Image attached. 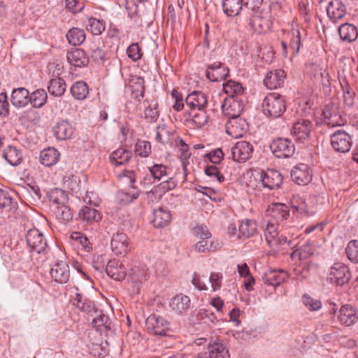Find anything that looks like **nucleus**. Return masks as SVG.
I'll use <instances>...</instances> for the list:
<instances>
[{
    "mask_svg": "<svg viewBox=\"0 0 358 358\" xmlns=\"http://www.w3.org/2000/svg\"><path fill=\"white\" fill-rule=\"evenodd\" d=\"M127 54L134 62L139 60L143 56L142 50L138 43L131 44L127 49Z\"/></svg>",
    "mask_w": 358,
    "mask_h": 358,
    "instance_id": "nucleus-62",
    "label": "nucleus"
},
{
    "mask_svg": "<svg viewBox=\"0 0 358 358\" xmlns=\"http://www.w3.org/2000/svg\"><path fill=\"white\" fill-rule=\"evenodd\" d=\"M197 111L194 113L189 111V113L192 117V122L194 126L196 128H201L207 123L208 116L206 110Z\"/></svg>",
    "mask_w": 358,
    "mask_h": 358,
    "instance_id": "nucleus-56",
    "label": "nucleus"
},
{
    "mask_svg": "<svg viewBox=\"0 0 358 358\" xmlns=\"http://www.w3.org/2000/svg\"><path fill=\"white\" fill-rule=\"evenodd\" d=\"M351 278V273L346 265L343 263H335L330 269L329 280L331 283L343 285Z\"/></svg>",
    "mask_w": 358,
    "mask_h": 358,
    "instance_id": "nucleus-8",
    "label": "nucleus"
},
{
    "mask_svg": "<svg viewBox=\"0 0 358 358\" xmlns=\"http://www.w3.org/2000/svg\"><path fill=\"white\" fill-rule=\"evenodd\" d=\"M315 247L310 241H306L299 248L295 250L291 253L290 257L292 260L306 259L313 255L315 252Z\"/></svg>",
    "mask_w": 358,
    "mask_h": 358,
    "instance_id": "nucleus-33",
    "label": "nucleus"
},
{
    "mask_svg": "<svg viewBox=\"0 0 358 358\" xmlns=\"http://www.w3.org/2000/svg\"><path fill=\"white\" fill-rule=\"evenodd\" d=\"M2 156L13 166L19 165L22 159V152L12 145H8L3 150Z\"/></svg>",
    "mask_w": 358,
    "mask_h": 358,
    "instance_id": "nucleus-36",
    "label": "nucleus"
},
{
    "mask_svg": "<svg viewBox=\"0 0 358 358\" xmlns=\"http://www.w3.org/2000/svg\"><path fill=\"white\" fill-rule=\"evenodd\" d=\"M91 59L96 63L101 64H103L106 61L105 51L99 47H92L90 48Z\"/></svg>",
    "mask_w": 358,
    "mask_h": 358,
    "instance_id": "nucleus-63",
    "label": "nucleus"
},
{
    "mask_svg": "<svg viewBox=\"0 0 358 358\" xmlns=\"http://www.w3.org/2000/svg\"><path fill=\"white\" fill-rule=\"evenodd\" d=\"M59 156L60 153L57 149L55 148H48L41 152V162L45 166H51L58 162Z\"/></svg>",
    "mask_w": 358,
    "mask_h": 358,
    "instance_id": "nucleus-38",
    "label": "nucleus"
},
{
    "mask_svg": "<svg viewBox=\"0 0 358 358\" xmlns=\"http://www.w3.org/2000/svg\"><path fill=\"white\" fill-rule=\"evenodd\" d=\"M48 196L50 203L55 207L64 204L68 201L67 194L64 190L59 188L51 189L48 192Z\"/></svg>",
    "mask_w": 358,
    "mask_h": 358,
    "instance_id": "nucleus-43",
    "label": "nucleus"
},
{
    "mask_svg": "<svg viewBox=\"0 0 358 358\" xmlns=\"http://www.w3.org/2000/svg\"><path fill=\"white\" fill-rule=\"evenodd\" d=\"M69 43L74 46L81 45L86 38L85 32L83 29L73 27L66 34Z\"/></svg>",
    "mask_w": 358,
    "mask_h": 358,
    "instance_id": "nucleus-42",
    "label": "nucleus"
},
{
    "mask_svg": "<svg viewBox=\"0 0 358 358\" xmlns=\"http://www.w3.org/2000/svg\"><path fill=\"white\" fill-rule=\"evenodd\" d=\"M106 272L110 278L118 281L124 279L127 275L125 268L116 259H111L108 262Z\"/></svg>",
    "mask_w": 358,
    "mask_h": 358,
    "instance_id": "nucleus-26",
    "label": "nucleus"
},
{
    "mask_svg": "<svg viewBox=\"0 0 358 358\" xmlns=\"http://www.w3.org/2000/svg\"><path fill=\"white\" fill-rule=\"evenodd\" d=\"M145 326L149 331L156 335L169 336L171 332L170 323L163 317L151 315L145 321Z\"/></svg>",
    "mask_w": 358,
    "mask_h": 358,
    "instance_id": "nucleus-6",
    "label": "nucleus"
},
{
    "mask_svg": "<svg viewBox=\"0 0 358 358\" xmlns=\"http://www.w3.org/2000/svg\"><path fill=\"white\" fill-rule=\"evenodd\" d=\"M87 28V30L92 33V34L99 35L104 31L105 24L103 20L90 17L88 19Z\"/></svg>",
    "mask_w": 358,
    "mask_h": 358,
    "instance_id": "nucleus-54",
    "label": "nucleus"
},
{
    "mask_svg": "<svg viewBox=\"0 0 358 358\" xmlns=\"http://www.w3.org/2000/svg\"><path fill=\"white\" fill-rule=\"evenodd\" d=\"M72 301L73 304L81 311L91 313L95 310L94 302L80 293H76Z\"/></svg>",
    "mask_w": 358,
    "mask_h": 358,
    "instance_id": "nucleus-37",
    "label": "nucleus"
},
{
    "mask_svg": "<svg viewBox=\"0 0 358 358\" xmlns=\"http://www.w3.org/2000/svg\"><path fill=\"white\" fill-rule=\"evenodd\" d=\"M345 253L348 258L354 263H358V241H350L346 247Z\"/></svg>",
    "mask_w": 358,
    "mask_h": 358,
    "instance_id": "nucleus-58",
    "label": "nucleus"
},
{
    "mask_svg": "<svg viewBox=\"0 0 358 358\" xmlns=\"http://www.w3.org/2000/svg\"><path fill=\"white\" fill-rule=\"evenodd\" d=\"M48 94L43 89H38L30 94V103L33 107L41 108L47 102Z\"/></svg>",
    "mask_w": 358,
    "mask_h": 358,
    "instance_id": "nucleus-46",
    "label": "nucleus"
},
{
    "mask_svg": "<svg viewBox=\"0 0 358 358\" xmlns=\"http://www.w3.org/2000/svg\"><path fill=\"white\" fill-rule=\"evenodd\" d=\"M223 115L229 120L240 117L243 110V104L238 98H225L221 105Z\"/></svg>",
    "mask_w": 358,
    "mask_h": 358,
    "instance_id": "nucleus-10",
    "label": "nucleus"
},
{
    "mask_svg": "<svg viewBox=\"0 0 358 358\" xmlns=\"http://www.w3.org/2000/svg\"><path fill=\"white\" fill-rule=\"evenodd\" d=\"M66 89V82L60 77L51 79L48 85L49 93L56 97L62 96L65 93Z\"/></svg>",
    "mask_w": 358,
    "mask_h": 358,
    "instance_id": "nucleus-39",
    "label": "nucleus"
},
{
    "mask_svg": "<svg viewBox=\"0 0 358 358\" xmlns=\"http://www.w3.org/2000/svg\"><path fill=\"white\" fill-rule=\"evenodd\" d=\"M55 214L61 222H68L73 218V213L66 203L55 207Z\"/></svg>",
    "mask_w": 358,
    "mask_h": 358,
    "instance_id": "nucleus-52",
    "label": "nucleus"
},
{
    "mask_svg": "<svg viewBox=\"0 0 358 358\" xmlns=\"http://www.w3.org/2000/svg\"><path fill=\"white\" fill-rule=\"evenodd\" d=\"M291 178L295 183L306 185L312 180V172L307 164H300L292 170Z\"/></svg>",
    "mask_w": 358,
    "mask_h": 358,
    "instance_id": "nucleus-15",
    "label": "nucleus"
},
{
    "mask_svg": "<svg viewBox=\"0 0 358 358\" xmlns=\"http://www.w3.org/2000/svg\"><path fill=\"white\" fill-rule=\"evenodd\" d=\"M219 248V243L215 240L199 239L192 246L191 250L197 253H207L215 251Z\"/></svg>",
    "mask_w": 358,
    "mask_h": 358,
    "instance_id": "nucleus-35",
    "label": "nucleus"
},
{
    "mask_svg": "<svg viewBox=\"0 0 358 358\" xmlns=\"http://www.w3.org/2000/svg\"><path fill=\"white\" fill-rule=\"evenodd\" d=\"M171 220V215L169 210L160 207L153 210L152 223L156 228H163L167 226Z\"/></svg>",
    "mask_w": 358,
    "mask_h": 358,
    "instance_id": "nucleus-28",
    "label": "nucleus"
},
{
    "mask_svg": "<svg viewBox=\"0 0 358 358\" xmlns=\"http://www.w3.org/2000/svg\"><path fill=\"white\" fill-rule=\"evenodd\" d=\"M264 113L271 117H280L286 110V103L284 96L277 93H270L262 103Z\"/></svg>",
    "mask_w": 358,
    "mask_h": 358,
    "instance_id": "nucleus-2",
    "label": "nucleus"
},
{
    "mask_svg": "<svg viewBox=\"0 0 358 358\" xmlns=\"http://www.w3.org/2000/svg\"><path fill=\"white\" fill-rule=\"evenodd\" d=\"M131 151L120 148L114 150L110 155V162L114 166H121L127 163L131 158Z\"/></svg>",
    "mask_w": 358,
    "mask_h": 358,
    "instance_id": "nucleus-32",
    "label": "nucleus"
},
{
    "mask_svg": "<svg viewBox=\"0 0 358 358\" xmlns=\"http://www.w3.org/2000/svg\"><path fill=\"white\" fill-rule=\"evenodd\" d=\"M78 215L82 220L89 223L99 222L101 219V213L95 208L90 206L82 208Z\"/></svg>",
    "mask_w": 358,
    "mask_h": 358,
    "instance_id": "nucleus-45",
    "label": "nucleus"
},
{
    "mask_svg": "<svg viewBox=\"0 0 358 358\" xmlns=\"http://www.w3.org/2000/svg\"><path fill=\"white\" fill-rule=\"evenodd\" d=\"M278 226L279 224L268 221L266 225V227L264 230V236L268 244L273 247L277 242V236H278Z\"/></svg>",
    "mask_w": 358,
    "mask_h": 358,
    "instance_id": "nucleus-44",
    "label": "nucleus"
},
{
    "mask_svg": "<svg viewBox=\"0 0 358 358\" xmlns=\"http://www.w3.org/2000/svg\"><path fill=\"white\" fill-rule=\"evenodd\" d=\"M229 70L221 62H216L208 66L206 71V78L211 82H218L228 77Z\"/></svg>",
    "mask_w": 358,
    "mask_h": 358,
    "instance_id": "nucleus-16",
    "label": "nucleus"
},
{
    "mask_svg": "<svg viewBox=\"0 0 358 358\" xmlns=\"http://www.w3.org/2000/svg\"><path fill=\"white\" fill-rule=\"evenodd\" d=\"M185 103L192 113L196 110H206L208 105V96L202 92L194 91L187 96Z\"/></svg>",
    "mask_w": 358,
    "mask_h": 358,
    "instance_id": "nucleus-13",
    "label": "nucleus"
},
{
    "mask_svg": "<svg viewBox=\"0 0 358 358\" xmlns=\"http://www.w3.org/2000/svg\"><path fill=\"white\" fill-rule=\"evenodd\" d=\"M145 82L143 78L137 76H131L129 83V88L131 90V98L138 101L144 96Z\"/></svg>",
    "mask_w": 358,
    "mask_h": 358,
    "instance_id": "nucleus-27",
    "label": "nucleus"
},
{
    "mask_svg": "<svg viewBox=\"0 0 358 358\" xmlns=\"http://www.w3.org/2000/svg\"><path fill=\"white\" fill-rule=\"evenodd\" d=\"M26 241L30 249L37 253L44 252L47 247L43 234L36 229H31L27 231Z\"/></svg>",
    "mask_w": 358,
    "mask_h": 358,
    "instance_id": "nucleus-12",
    "label": "nucleus"
},
{
    "mask_svg": "<svg viewBox=\"0 0 358 358\" xmlns=\"http://www.w3.org/2000/svg\"><path fill=\"white\" fill-rule=\"evenodd\" d=\"M232 159L238 162L243 163L250 159L253 154L252 145L245 141L237 142L231 150Z\"/></svg>",
    "mask_w": 358,
    "mask_h": 358,
    "instance_id": "nucleus-9",
    "label": "nucleus"
},
{
    "mask_svg": "<svg viewBox=\"0 0 358 358\" xmlns=\"http://www.w3.org/2000/svg\"><path fill=\"white\" fill-rule=\"evenodd\" d=\"M287 275L282 270H269L262 276L263 282L272 287H277L284 282Z\"/></svg>",
    "mask_w": 358,
    "mask_h": 358,
    "instance_id": "nucleus-29",
    "label": "nucleus"
},
{
    "mask_svg": "<svg viewBox=\"0 0 358 358\" xmlns=\"http://www.w3.org/2000/svg\"><path fill=\"white\" fill-rule=\"evenodd\" d=\"M169 307L173 312L178 315L186 313L191 307L190 299L183 294H176L170 302Z\"/></svg>",
    "mask_w": 358,
    "mask_h": 358,
    "instance_id": "nucleus-18",
    "label": "nucleus"
},
{
    "mask_svg": "<svg viewBox=\"0 0 358 358\" xmlns=\"http://www.w3.org/2000/svg\"><path fill=\"white\" fill-rule=\"evenodd\" d=\"M135 152L141 157H148L151 152V145L149 142L145 141H139L136 143Z\"/></svg>",
    "mask_w": 358,
    "mask_h": 358,
    "instance_id": "nucleus-64",
    "label": "nucleus"
},
{
    "mask_svg": "<svg viewBox=\"0 0 358 358\" xmlns=\"http://www.w3.org/2000/svg\"><path fill=\"white\" fill-rule=\"evenodd\" d=\"M10 101L16 108L25 107L30 103V93L24 87L14 89L11 94Z\"/></svg>",
    "mask_w": 358,
    "mask_h": 358,
    "instance_id": "nucleus-23",
    "label": "nucleus"
},
{
    "mask_svg": "<svg viewBox=\"0 0 358 358\" xmlns=\"http://www.w3.org/2000/svg\"><path fill=\"white\" fill-rule=\"evenodd\" d=\"M289 215V208L285 204L275 203L271 208V215L278 222L287 219Z\"/></svg>",
    "mask_w": 358,
    "mask_h": 358,
    "instance_id": "nucleus-50",
    "label": "nucleus"
},
{
    "mask_svg": "<svg viewBox=\"0 0 358 358\" xmlns=\"http://www.w3.org/2000/svg\"><path fill=\"white\" fill-rule=\"evenodd\" d=\"M290 38L289 48L292 50L293 55L298 54L301 47V34L299 29H292L288 34Z\"/></svg>",
    "mask_w": 358,
    "mask_h": 358,
    "instance_id": "nucleus-53",
    "label": "nucleus"
},
{
    "mask_svg": "<svg viewBox=\"0 0 358 358\" xmlns=\"http://www.w3.org/2000/svg\"><path fill=\"white\" fill-rule=\"evenodd\" d=\"M226 132L233 138L242 137L249 129L247 121L241 117L228 120L225 125Z\"/></svg>",
    "mask_w": 358,
    "mask_h": 358,
    "instance_id": "nucleus-11",
    "label": "nucleus"
},
{
    "mask_svg": "<svg viewBox=\"0 0 358 358\" xmlns=\"http://www.w3.org/2000/svg\"><path fill=\"white\" fill-rule=\"evenodd\" d=\"M246 18L252 29L259 34L266 32L272 24L271 14L268 8L260 9L257 12L246 13Z\"/></svg>",
    "mask_w": 358,
    "mask_h": 358,
    "instance_id": "nucleus-1",
    "label": "nucleus"
},
{
    "mask_svg": "<svg viewBox=\"0 0 358 358\" xmlns=\"http://www.w3.org/2000/svg\"><path fill=\"white\" fill-rule=\"evenodd\" d=\"M111 248L117 255H125L129 250V244L127 236L122 232H117L113 236Z\"/></svg>",
    "mask_w": 358,
    "mask_h": 358,
    "instance_id": "nucleus-22",
    "label": "nucleus"
},
{
    "mask_svg": "<svg viewBox=\"0 0 358 358\" xmlns=\"http://www.w3.org/2000/svg\"><path fill=\"white\" fill-rule=\"evenodd\" d=\"M313 124L308 120L302 119L295 122L290 129V134L298 143H307L310 138Z\"/></svg>",
    "mask_w": 358,
    "mask_h": 358,
    "instance_id": "nucleus-5",
    "label": "nucleus"
},
{
    "mask_svg": "<svg viewBox=\"0 0 358 358\" xmlns=\"http://www.w3.org/2000/svg\"><path fill=\"white\" fill-rule=\"evenodd\" d=\"M50 275L57 282L60 284L66 283L70 278L68 264L63 261L56 263L50 270Z\"/></svg>",
    "mask_w": 358,
    "mask_h": 358,
    "instance_id": "nucleus-19",
    "label": "nucleus"
},
{
    "mask_svg": "<svg viewBox=\"0 0 358 358\" xmlns=\"http://www.w3.org/2000/svg\"><path fill=\"white\" fill-rule=\"evenodd\" d=\"M192 234L199 239H210L212 234L206 225L197 224L192 229Z\"/></svg>",
    "mask_w": 358,
    "mask_h": 358,
    "instance_id": "nucleus-59",
    "label": "nucleus"
},
{
    "mask_svg": "<svg viewBox=\"0 0 358 358\" xmlns=\"http://www.w3.org/2000/svg\"><path fill=\"white\" fill-rule=\"evenodd\" d=\"M223 12L229 17H236L240 15L243 9L242 0H222Z\"/></svg>",
    "mask_w": 358,
    "mask_h": 358,
    "instance_id": "nucleus-31",
    "label": "nucleus"
},
{
    "mask_svg": "<svg viewBox=\"0 0 358 358\" xmlns=\"http://www.w3.org/2000/svg\"><path fill=\"white\" fill-rule=\"evenodd\" d=\"M66 58L69 63L76 67H83L89 62V57L85 51L80 48L72 49L66 54Z\"/></svg>",
    "mask_w": 358,
    "mask_h": 358,
    "instance_id": "nucleus-24",
    "label": "nucleus"
},
{
    "mask_svg": "<svg viewBox=\"0 0 358 358\" xmlns=\"http://www.w3.org/2000/svg\"><path fill=\"white\" fill-rule=\"evenodd\" d=\"M197 358H229V354L224 344L214 343L208 344V351L199 353Z\"/></svg>",
    "mask_w": 358,
    "mask_h": 358,
    "instance_id": "nucleus-20",
    "label": "nucleus"
},
{
    "mask_svg": "<svg viewBox=\"0 0 358 358\" xmlns=\"http://www.w3.org/2000/svg\"><path fill=\"white\" fill-rule=\"evenodd\" d=\"M286 74L283 70H272L266 73L264 84L268 89H276L282 86Z\"/></svg>",
    "mask_w": 358,
    "mask_h": 358,
    "instance_id": "nucleus-21",
    "label": "nucleus"
},
{
    "mask_svg": "<svg viewBox=\"0 0 358 358\" xmlns=\"http://www.w3.org/2000/svg\"><path fill=\"white\" fill-rule=\"evenodd\" d=\"M338 33L341 39L348 43L355 41L358 37V31L355 26L352 24L345 23L338 28Z\"/></svg>",
    "mask_w": 358,
    "mask_h": 358,
    "instance_id": "nucleus-34",
    "label": "nucleus"
},
{
    "mask_svg": "<svg viewBox=\"0 0 358 358\" xmlns=\"http://www.w3.org/2000/svg\"><path fill=\"white\" fill-rule=\"evenodd\" d=\"M270 149L275 157L286 159L292 157L295 152V145L291 139L279 137L274 139L270 144Z\"/></svg>",
    "mask_w": 358,
    "mask_h": 358,
    "instance_id": "nucleus-3",
    "label": "nucleus"
},
{
    "mask_svg": "<svg viewBox=\"0 0 358 358\" xmlns=\"http://www.w3.org/2000/svg\"><path fill=\"white\" fill-rule=\"evenodd\" d=\"M147 275V268L144 265L134 266L130 268L128 273V277L135 282L145 280Z\"/></svg>",
    "mask_w": 358,
    "mask_h": 358,
    "instance_id": "nucleus-48",
    "label": "nucleus"
},
{
    "mask_svg": "<svg viewBox=\"0 0 358 358\" xmlns=\"http://www.w3.org/2000/svg\"><path fill=\"white\" fill-rule=\"evenodd\" d=\"M9 208L10 210H15L17 203L13 201L8 192L0 189V209Z\"/></svg>",
    "mask_w": 358,
    "mask_h": 358,
    "instance_id": "nucleus-61",
    "label": "nucleus"
},
{
    "mask_svg": "<svg viewBox=\"0 0 358 358\" xmlns=\"http://www.w3.org/2000/svg\"><path fill=\"white\" fill-rule=\"evenodd\" d=\"M119 177H125L129 179V182L131 185V187L133 188V190L131 194L127 193L125 196L128 197L127 199V201L130 202L132 201L134 199H136L139 195L138 191L133 187V184L136 181L134 172L133 171L124 170L121 173L119 174Z\"/></svg>",
    "mask_w": 358,
    "mask_h": 358,
    "instance_id": "nucleus-51",
    "label": "nucleus"
},
{
    "mask_svg": "<svg viewBox=\"0 0 358 358\" xmlns=\"http://www.w3.org/2000/svg\"><path fill=\"white\" fill-rule=\"evenodd\" d=\"M148 170L155 180H160L164 176H168V168L162 164H155L148 167Z\"/></svg>",
    "mask_w": 358,
    "mask_h": 358,
    "instance_id": "nucleus-57",
    "label": "nucleus"
},
{
    "mask_svg": "<svg viewBox=\"0 0 358 358\" xmlns=\"http://www.w3.org/2000/svg\"><path fill=\"white\" fill-rule=\"evenodd\" d=\"M159 115L158 104L156 101H151L145 110V118L148 122H156Z\"/></svg>",
    "mask_w": 358,
    "mask_h": 358,
    "instance_id": "nucleus-55",
    "label": "nucleus"
},
{
    "mask_svg": "<svg viewBox=\"0 0 358 358\" xmlns=\"http://www.w3.org/2000/svg\"><path fill=\"white\" fill-rule=\"evenodd\" d=\"M338 317L342 324L350 326L357 321L358 315L352 306L345 305L341 308Z\"/></svg>",
    "mask_w": 358,
    "mask_h": 358,
    "instance_id": "nucleus-30",
    "label": "nucleus"
},
{
    "mask_svg": "<svg viewBox=\"0 0 358 358\" xmlns=\"http://www.w3.org/2000/svg\"><path fill=\"white\" fill-rule=\"evenodd\" d=\"M261 180L264 187L269 189H274L280 187L282 182L281 173L274 169L262 171L261 173Z\"/></svg>",
    "mask_w": 358,
    "mask_h": 358,
    "instance_id": "nucleus-17",
    "label": "nucleus"
},
{
    "mask_svg": "<svg viewBox=\"0 0 358 358\" xmlns=\"http://www.w3.org/2000/svg\"><path fill=\"white\" fill-rule=\"evenodd\" d=\"M70 90L72 96L77 100L85 99L89 94L88 85L83 80L74 83Z\"/></svg>",
    "mask_w": 358,
    "mask_h": 358,
    "instance_id": "nucleus-41",
    "label": "nucleus"
},
{
    "mask_svg": "<svg viewBox=\"0 0 358 358\" xmlns=\"http://www.w3.org/2000/svg\"><path fill=\"white\" fill-rule=\"evenodd\" d=\"M111 324L110 317L101 312L92 320V324L99 331L110 330Z\"/></svg>",
    "mask_w": 358,
    "mask_h": 358,
    "instance_id": "nucleus-47",
    "label": "nucleus"
},
{
    "mask_svg": "<svg viewBox=\"0 0 358 358\" xmlns=\"http://www.w3.org/2000/svg\"><path fill=\"white\" fill-rule=\"evenodd\" d=\"M75 131L73 124L67 120H59L52 128L55 137L59 141L70 139Z\"/></svg>",
    "mask_w": 358,
    "mask_h": 358,
    "instance_id": "nucleus-14",
    "label": "nucleus"
},
{
    "mask_svg": "<svg viewBox=\"0 0 358 358\" xmlns=\"http://www.w3.org/2000/svg\"><path fill=\"white\" fill-rule=\"evenodd\" d=\"M322 115L324 123L331 127L342 126L346 122V119L343 117L338 105L333 102L325 105Z\"/></svg>",
    "mask_w": 358,
    "mask_h": 358,
    "instance_id": "nucleus-4",
    "label": "nucleus"
},
{
    "mask_svg": "<svg viewBox=\"0 0 358 358\" xmlns=\"http://www.w3.org/2000/svg\"><path fill=\"white\" fill-rule=\"evenodd\" d=\"M327 13L332 21L336 22L345 15V6L340 0H332L327 6Z\"/></svg>",
    "mask_w": 358,
    "mask_h": 358,
    "instance_id": "nucleus-25",
    "label": "nucleus"
},
{
    "mask_svg": "<svg viewBox=\"0 0 358 358\" xmlns=\"http://www.w3.org/2000/svg\"><path fill=\"white\" fill-rule=\"evenodd\" d=\"M331 143L335 151L345 153L350 150L352 141L347 132L339 129L331 135Z\"/></svg>",
    "mask_w": 358,
    "mask_h": 358,
    "instance_id": "nucleus-7",
    "label": "nucleus"
},
{
    "mask_svg": "<svg viewBox=\"0 0 358 358\" xmlns=\"http://www.w3.org/2000/svg\"><path fill=\"white\" fill-rule=\"evenodd\" d=\"M257 232V224L254 220H244L241 222L238 227L239 238H248L254 236Z\"/></svg>",
    "mask_w": 358,
    "mask_h": 358,
    "instance_id": "nucleus-40",
    "label": "nucleus"
},
{
    "mask_svg": "<svg viewBox=\"0 0 358 358\" xmlns=\"http://www.w3.org/2000/svg\"><path fill=\"white\" fill-rule=\"evenodd\" d=\"M171 132L165 124L159 125L156 128V140L163 144L170 141Z\"/></svg>",
    "mask_w": 358,
    "mask_h": 358,
    "instance_id": "nucleus-60",
    "label": "nucleus"
},
{
    "mask_svg": "<svg viewBox=\"0 0 358 358\" xmlns=\"http://www.w3.org/2000/svg\"><path fill=\"white\" fill-rule=\"evenodd\" d=\"M223 90L229 97L238 98V96L242 94L244 90L242 85L234 80H229L223 84Z\"/></svg>",
    "mask_w": 358,
    "mask_h": 358,
    "instance_id": "nucleus-49",
    "label": "nucleus"
}]
</instances>
